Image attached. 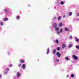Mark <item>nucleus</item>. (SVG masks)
<instances>
[{
	"instance_id": "f257e3e1",
	"label": "nucleus",
	"mask_w": 79,
	"mask_h": 79,
	"mask_svg": "<svg viewBox=\"0 0 79 79\" xmlns=\"http://www.w3.org/2000/svg\"><path fill=\"white\" fill-rule=\"evenodd\" d=\"M73 57L74 59V60H77L78 59V57L75 55H73Z\"/></svg>"
},
{
	"instance_id": "f03ea898",
	"label": "nucleus",
	"mask_w": 79,
	"mask_h": 79,
	"mask_svg": "<svg viewBox=\"0 0 79 79\" xmlns=\"http://www.w3.org/2000/svg\"><path fill=\"white\" fill-rule=\"evenodd\" d=\"M9 71V69H6L5 70V72H4V74H7V73H8V71Z\"/></svg>"
},
{
	"instance_id": "7ed1b4c3",
	"label": "nucleus",
	"mask_w": 79,
	"mask_h": 79,
	"mask_svg": "<svg viewBox=\"0 0 79 79\" xmlns=\"http://www.w3.org/2000/svg\"><path fill=\"white\" fill-rule=\"evenodd\" d=\"M26 64H23L22 65V68H23V69H26Z\"/></svg>"
},
{
	"instance_id": "20e7f679",
	"label": "nucleus",
	"mask_w": 79,
	"mask_h": 79,
	"mask_svg": "<svg viewBox=\"0 0 79 79\" xmlns=\"http://www.w3.org/2000/svg\"><path fill=\"white\" fill-rule=\"evenodd\" d=\"M56 55L57 56H58V57H60V56H61V55L60 54V53L58 52L56 53Z\"/></svg>"
},
{
	"instance_id": "39448f33",
	"label": "nucleus",
	"mask_w": 79,
	"mask_h": 79,
	"mask_svg": "<svg viewBox=\"0 0 79 79\" xmlns=\"http://www.w3.org/2000/svg\"><path fill=\"white\" fill-rule=\"evenodd\" d=\"M57 27V24H56V23H55L53 25V27H54V28L56 27Z\"/></svg>"
},
{
	"instance_id": "423d86ee",
	"label": "nucleus",
	"mask_w": 79,
	"mask_h": 79,
	"mask_svg": "<svg viewBox=\"0 0 79 79\" xmlns=\"http://www.w3.org/2000/svg\"><path fill=\"white\" fill-rule=\"evenodd\" d=\"M24 61H25L24 60H21L20 61V63H24Z\"/></svg>"
},
{
	"instance_id": "0eeeda50",
	"label": "nucleus",
	"mask_w": 79,
	"mask_h": 79,
	"mask_svg": "<svg viewBox=\"0 0 79 79\" xmlns=\"http://www.w3.org/2000/svg\"><path fill=\"white\" fill-rule=\"evenodd\" d=\"M20 73H17V77H20Z\"/></svg>"
},
{
	"instance_id": "6e6552de",
	"label": "nucleus",
	"mask_w": 79,
	"mask_h": 79,
	"mask_svg": "<svg viewBox=\"0 0 79 79\" xmlns=\"http://www.w3.org/2000/svg\"><path fill=\"white\" fill-rule=\"evenodd\" d=\"M65 47H66V44H64L62 45V48H65Z\"/></svg>"
},
{
	"instance_id": "1a4fd4ad",
	"label": "nucleus",
	"mask_w": 79,
	"mask_h": 79,
	"mask_svg": "<svg viewBox=\"0 0 79 79\" xmlns=\"http://www.w3.org/2000/svg\"><path fill=\"white\" fill-rule=\"evenodd\" d=\"M63 26V23H60L59 24V26H60V27H62Z\"/></svg>"
},
{
	"instance_id": "9d476101",
	"label": "nucleus",
	"mask_w": 79,
	"mask_h": 79,
	"mask_svg": "<svg viewBox=\"0 0 79 79\" xmlns=\"http://www.w3.org/2000/svg\"><path fill=\"white\" fill-rule=\"evenodd\" d=\"M54 42L56 43L57 44H58V40H56L54 41Z\"/></svg>"
},
{
	"instance_id": "9b49d317",
	"label": "nucleus",
	"mask_w": 79,
	"mask_h": 79,
	"mask_svg": "<svg viewBox=\"0 0 79 79\" xmlns=\"http://www.w3.org/2000/svg\"><path fill=\"white\" fill-rule=\"evenodd\" d=\"M61 19V17L60 16H59L57 20L58 21H60Z\"/></svg>"
},
{
	"instance_id": "f8f14e48",
	"label": "nucleus",
	"mask_w": 79,
	"mask_h": 79,
	"mask_svg": "<svg viewBox=\"0 0 79 79\" xmlns=\"http://www.w3.org/2000/svg\"><path fill=\"white\" fill-rule=\"evenodd\" d=\"M73 15V14L72 13V12H70L69 13V16H71Z\"/></svg>"
},
{
	"instance_id": "ddd939ff",
	"label": "nucleus",
	"mask_w": 79,
	"mask_h": 79,
	"mask_svg": "<svg viewBox=\"0 0 79 79\" xmlns=\"http://www.w3.org/2000/svg\"><path fill=\"white\" fill-rule=\"evenodd\" d=\"M75 41H76V42H78L79 41V39H77V38H75Z\"/></svg>"
},
{
	"instance_id": "4468645a",
	"label": "nucleus",
	"mask_w": 79,
	"mask_h": 79,
	"mask_svg": "<svg viewBox=\"0 0 79 79\" xmlns=\"http://www.w3.org/2000/svg\"><path fill=\"white\" fill-rule=\"evenodd\" d=\"M4 21H8V18H4V19L3 20Z\"/></svg>"
},
{
	"instance_id": "2eb2a0df",
	"label": "nucleus",
	"mask_w": 79,
	"mask_h": 79,
	"mask_svg": "<svg viewBox=\"0 0 79 79\" xmlns=\"http://www.w3.org/2000/svg\"><path fill=\"white\" fill-rule=\"evenodd\" d=\"M53 55H55V53H56V49H54V50H53Z\"/></svg>"
},
{
	"instance_id": "dca6fc26",
	"label": "nucleus",
	"mask_w": 79,
	"mask_h": 79,
	"mask_svg": "<svg viewBox=\"0 0 79 79\" xmlns=\"http://www.w3.org/2000/svg\"><path fill=\"white\" fill-rule=\"evenodd\" d=\"M49 51H50V50L49 49V48H48L47 50V54H48V53H49Z\"/></svg>"
},
{
	"instance_id": "f3484780",
	"label": "nucleus",
	"mask_w": 79,
	"mask_h": 79,
	"mask_svg": "<svg viewBox=\"0 0 79 79\" xmlns=\"http://www.w3.org/2000/svg\"><path fill=\"white\" fill-rule=\"evenodd\" d=\"M4 11L6 13H7V12H8V9H6L4 10Z\"/></svg>"
},
{
	"instance_id": "a211bd4d",
	"label": "nucleus",
	"mask_w": 79,
	"mask_h": 79,
	"mask_svg": "<svg viewBox=\"0 0 79 79\" xmlns=\"http://www.w3.org/2000/svg\"><path fill=\"white\" fill-rule=\"evenodd\" d=\"M65 30L66 31H69L68 28H67V27H65Z\"/></svg>"
},
{
	"instance_id": "6ab92c4d",
	"label": "nucleus",
	"mask_w": 79,
	"mask_h": 79,
	"mask_svg": "<svg viewBox=\"0 0 79 79\" xmlns=\"http://www.w3.org/2000/svg\"><path fill=\"white\" fill-rule=\"evenodd\" d=\"M76 48H77L78 50H79V45H77L76 46Z\"/></svg>"
},
{
	"instance_id": "aec40b11",
	"label": "nucleus",
	"mask_w": 79,
	"mask_h": 79,
	"mask_svg": "<svg viewBox=\"0 0 79 79\" xmlns=\"http://www.w3.org/2000/svg\"><path fill=\"white\" fill-rule=\"evenodd\" d=\"M65 59L66 60H67V61H68L69 60V58L68 57H66L65 58Z\"/></svg>"
},
{
	"instance_id": "412c9836",
	"label": "nucleus",
	"mask_w": 79,
	"mask_h": 79,
	"mask_svg": "<svg viewBox=\"0 0 79 79\" xmlns=\"http://www.w3.org/2000/svg\"><path fill=\"white\" fill-rule=\"evenodd\" d=\"M60 3L61 5H63V4H64V2L63 1H61L60 2Z\"/></svg>"
},
{
	"instance_id": "4be33fe9",
	"label": "nucleus",
	"mask_w": 79,
	"mask_h": 79,
	"mask_svg": "<svg viewBox=\"0 0 79 79\" xmlns=\"http://www.w3.org/2000/svg\"><path fill=\"white\" fill-rule=\"evenodd\" d=\"M0 25H1V26H3V22H1Z\"/></svg>"
},
{
	"instance_id": "5701e85b",
	"label": "nucleus",
	"mask_w": 79,
	"mask_h": 79,
	"mask_svg": "<svg viewBox=\"0 0 79 79\" xmlns=\"http://www.w3.org/2000/svg\"><path fill=\"white\" fill-rule=\"evenodd\" d=\"M71 77H74V75L73 74H72L71 75Z\"/></svg>"
},
{
	"instance_id": "b1692460",
	"label": "nucleus",
	"mask_w": 79,
	"mask_h": 79,
	"mask_svg": "<svg viewBox=\"0 0 79 79\" xmlns=\"http://www.w3.org/2000/svg\"><path fill=\"white\" fill-rule=\"evenodd\" d=\"M72 47V44H70L69 46V48H70V47Z\"/></svg>"
},
{
	"instance_id": "393cba45",
	"label": "nucleus",
	"mask_w": 79,
	"mask_h": 79,
	"mask_svg": "<svg viewBox=\"0 0 79 79\" xmlns=\"http://www.w3.org/2000/svg\"><path fill=\"white\" fill-rule=\"evenodd\" d=\"M59 29L58 28V27H56V28L55 29V30L56 31H58Z\"/></svg>"
},
{
	"instance_id": "a878e982",
	"label": "nucleus",
	"mask_w": 79,
	"mask_h": 79,
	"mask_svg": "<svg viewBox=\"0 0 79 79\" xmlns=\"http://www.w3.org/2000/svg\"><path fill=\"white\" fill-rule=\"evenodd\" d=\"M57 50L59 51L60 50V47H58L57 49Z\"/></svg>"
},
{
	"instance_id": "bb28decb",
	"label": "nucleus",
	"mask_w": 79,
	"mask_h": 79,
	"mask_svg": "<svg viewBox=\"0 0 79 79\" xmlns=\"http://www.w3.org/2000/svg\"><path fill=\"white\" fill-rule=\"evenodd\" d=\"M63 29L62 28H61L60 29V33H62V32H63Z\"/></svg>"
},
{
	"instance_id": "cd10ccee",
	"label": "nucleus",
	"mask_w": 79,
	"mask_h": 79,
	"mask_svg": "<svg viewBox=\"0 0 79 79\" xmlns=\"http://www.w3.org/2000/svg\"><path fill=\"white\" fill-rule=\"evenodd\" d=\"M16 18L17 19H19V16H17Z\"/></svg>"
},
{
	"instance_id": "c85d7f7f",
	"label": "nucleus",
	"mask_w": 79,
	"mask_h": 79,
	"mask_svg": "<svg viewBox=\"0 0 79 79\" xmlns=\"http://www.w3.org/2000/svg\"><path fill=\"white\" fill-rule=\"evenodd\" d=\"M69 38L70 39H72V36L71 35H70L69 36Z\"/></svg>"
},
{
	"instance_id": "c756f323",
	"label": "nucleus",
	"mask_w": 79,
	"mask_h": 79,
	"mask_svg": "<svg viewBox=\"0 0 79 79\" xmlns=\"http://www.w3.org/2000/svg\"><path fill=\"white\" fill-rule=\"evenodd\" d=\"M12 66H13L12 64H10L9 65V67H12Z\"/></svg>"
},
{
	"instance_id": "7c9ffc66",
	"label": "nucleus",
	"mask_w": 79,
	"mask_h": 79,
	"mask_svg": "<svg viewBox=\"0 0 79 79\" xmlns=\"http://www.w3.org/2000/svg\"><path fill=\"white\" fill-rule=\"evenodd\" d=\"M59 60H55V61L56 62V61H57L58 62H59Z\"/></svg>"
},
{
	"instance_id": "2f4dec72",
	"label": "nucleus",
	"mask_w": 79,
	"mask_h": 79,
	"mask_svg": "<svg viewBox=\"0 0 79 79\" xmlns=\"http://www.w3.org/2000/svg\"><path fill=\"white\" fill-rule=\"evenodd\" d=\"M18 66L19 67H20L21 66V64H19L18 65Z\"/></svg>"
},
{
	"instance_id": "473e14b6",
	"label": "nucleus",
	"mask_w": 79,
	"mask_h": 79,
	"mask_svg": "<svg viewBox=\"0 0 79 79\" xmlns=\"http://www.w3.org/2000/svg\"><path fill=\"white\" fill-rule=\"evenodd\" d=\"M57 34H60V31H58L57 32Z\"/></svg>"
},
{
	"instance_id": "72a5a7b5",
	"label": "nucleus",
	"mask_w": 79,
	"mask_h": 79,
	"mask_svg": "<svg viewBox=\"0 0 79 79\" xmlns=\"http://www.w3.org/2000/svg\"><path fill=\"white\" fill-rule=\"evenodd\" d=\"M77 16H79V13H78L77 14Z\"/></svg>"
},
{
	"instance_id": "f704fd0d",
	"label": "nucleus",
	"mask_w": 79,
	"mask_h": 79,
	"mask_svg": "<svg viewBox=\"0 0 79 79\" xmlns=\"http://www.w3.org/2000/svg\"><path fill=\"white\" fill-rule=\"evenodd\" d=\"M55 19H56V17H54L53 18V19H54V20H55Z\"/></svg>"
},
{
	"instance_id": "c9c22d12",
	"label": "nucleus",
	"mask_w": 79,
	"mask_h": 79,
	"mask_svg": "<svg viewBox=\"0 0 79 79\" xmlns=\"http://www.w3.org/2000/svg\"><path fill=\"white\" fill-rule=\"evenodd\" d=\"M2 75H0V78H2Z\"/></svg>"
},
{
	"instance_id": "e433bc0d",
	"label": "nucleus",
	"mask_w": 79,
	"mask_h": 79,
	"mask_svg": "<svg viewBox=\"0 0 79 79\" xmlns=\"http://www.w3.org/2000/svg\"><path fill=\"white\" fill-rule=\"evenodd\" d=\"M65 16L64 15V17H63V18H64L65 17Z\"/></svg>"
},
{
	"instance_id": "4c0bfd02",
	"label": "nucleus",
	"mask_w": 79,
	"mask_h": 79,
	"mask_svg": "<svg viewBox=\"0 0 79 79\" xmlns=\"http://www.w3.org/2000/svg\"><path fill=\"white\" fill-rule=\"evenodd\" d=\"M28 6H30V5H28Z\"/></svg>"
}]
</instances>
